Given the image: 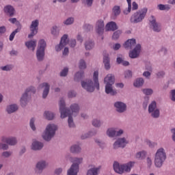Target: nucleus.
<instances>
[{
    "label": "nucleus",
    "instance_id": "nucleus-61",
    "mask_svg": "<svg viewBox=\"0 0 175 175\" xmlns=\"http://www.w3.org/2000/svg\"><path fill=\"white\" fill-rule=\"evenodd\" d=\"M170 99L172 102H175V90H172L170 91Z\"/></svg>",
    "mask_w": 175,
    "mask_h": 175
},
{
    "label": "nucleus",
    "instance_id": "nucleus-55",
    "mask_svg": "<svg viewBox=\"0 0 175 175\" xmlns=\"http://www.w3.org/2000/svg\"><path fill=\"white\" fill-rule=\"evenodd\" d=\"M29 126L32 131H36V126H35V118H32L29 122Z\"/></svg>",
    "mask_w": 175,
    "mask_h": 175
},
{
    "label": "nucleus",
    "instance_id": "nucleus-54",
    "mask_svg": "<svg viewBox=\"0 0 175 175\" xmlns=\"http://www.w3.org/2000/svg\"><path fill=\"white\" fill-rule=\"evenodd\" d=\"M93 29H94V27L92 25L85 24L83 25V29L84 31H85V32H90L92 31Z\"/></svg>",
    "mask_w": 175,
    "mask_h": 175
},
{
    "label": "nucleus",
    "instance_id": "nucleus-37",
    "mask_svg": "<svg viewBox=\"0 0 175 175\" xmlns=\"http://www.w3.org/2000/svg\"><path fill=\"white\" fill-rule=\"evenodd\" d=\"M112 12L115 17H118V16H120V14H121V7H120L119 5L113 6V8H112Z\"/></svg>",
    "mask_w": 175,
    "mask_h": 175
},
{
    "label": "nucleus",
    "instance_id": "nucleus-56",
    "mask_svg": "<svg viewBox=\"0 0 175 175\" xmlns=\"http://www.w3.org/2000/svg\"><path fill=\"white\" fill-rule=\"evenodd\" d=\"M0 150H3V151L9 150V145L4 142H0Z\"/></svg>",
    "mask_w": 175,
    "mask_h": 175
},
{
    "label": "nucleus",
    "instance_id": "nucleus-22",
    "mask_svg": "<svg viewBox=\"0 0 175 175\" xmlns=\"http://www.w3.org/2000/svg\"><path fill=\"white\" fill-rule=\"evenodd\" d=\"M29 98H30L29 94L25 90V92L22 94L20 99L21 106L22 107H25L27 105H28Z\"/></svg>",
    "mask_w": 175,
    "mask_h": 175
},
{
    "label": "nucleus",
    "instance_id": "nucleus-25",
    "mask_svg": "<svg viewBox=\"0 0 175 175\" xmlns=\"http://www.w3.org/2000/svg\"><path fill=\"white\" fill-rule=\"evenodd\" d=\"M44 147V144L39 141H34L31 144V150L33 151H40Z\"/></svg>",
    "mask_w": 175,
    "mask_h": 175
},
{
    "label": "nucleus",
    "instance_id": "nucleus-3",
    "mask_svg": "<svg viewBox=\"0 0 175 175\" xmlns=\"http://www.w3.org/2000/svg\"><path fill=\"white\" fill-rule=\"evenodd\" d=\"M69 161L71 162L72 165L67 170V175L79 174V172H80V165L83 163V157H70Z\"/></svg>",
    "mask_w": 175,
    "mask_h": 175
},
{
    "label": "nucleus",
    "instance_id": "nucleus-48",
    "mask_svg": "<svg viewBox=\"0 0 175 175\" xmlns=\"http://www.w3.org/2000/svg\"><path fill=\"white\" fill-rule=\"evenodd\" d=\"M29 96H31V94H36V88L33 86H29V88H26L25 90Z\"/></svg>",
    "mask_w": 175,
    "mask_h": 175
},
{
    "label": "nucleus",
    "instance_id": "nucleus-63",
    "mask_svg": "<svg viewBox=\"0 0 175 175\" xmlns=\"http://www.w3.org/2000/svg\"><path fill=\"white\" fill-rule=\"evenodd\" d=\"M156 76H157L158 79H162V77L165 76V72L159 71L157 73H156Z\"/></svg>",
    "mask_w": 175,
    "mask_h": 175
},
{
    "label": "nucleus",
    "instance_id": "nucleus-49",
    "mask_svg": "<svg viewBox=\"0 0 175 175\" xmlns=\"http://www.w3.org/2000/svg\"><path fill=\"white\" fill-rule=\"evenodd\" d=\"M20 31H21V29L17 28L14 31H12L11 33V34L10 35L9 40L10 42H13V40L14 39V36H16V33H18V32H20Z\"/></svg>",
    "mask_w": 175,
    "mask_h": 175
},
{
    "label": "nucleus",
    "instance_id": "nucleus-4",
    "mask_svg": "<svg viewBox=\"0 0 175 175\" xmlns=\"http://www.w3.org/2000/svg\"><path fill=\"white\" fill-rule=\"evenodd\" d=\"M116 82V77L113 74H108L104 78V83L105 84V93L111 96H116L117 90L113 89V85Z\"/></svg>",
    "mask_w": 175,
    "mask_h": 175
},
{
    "label": "nucleus",
    "instance_id": "nucleus-24",
    "mask_svg": "<svg viewBox=\"0 0 175 175\" xmlns=\"http://www.w3.org/2000/svg\"><path fill=\"white\" fill-rule=\"evenodd\" d=\"M124 49L127 50H132L135 46H136V39L132 38L126 40L123 44Z\"/></svg>",
    "mask_w": 175,
    "mask_h": 175
},
{
    "label": "nucleus",
    "instance_id": "nucleus-45",
    "mask_svg": "<svg viewBox=\"0 0 175 175\" xmlns=\"http://www.w3.org/2000/svg\"><path fill=\"white\" fill-rule=\"evenodd\" d=\"M157 9L159 10H167L169 11L170 9H171V7L169 4L163 5V4H159L157 5Z\"/></svg>",
    "mask_w": 175,
    "mask_h": 175
},
{
    "label": "nucleus",
    "instance_id": "nucleus-38",
    "mask_svg": "<svg viewBox=\"0 0 175 175\" xmlns=\"http://www.w3.org/2000/svg\"><path fill=\"white\" fill-rule=\"evenodd\" d=\"M70 107L72 113H76L77 114L80 111V106L77 103L72 104Z\"/></svg>",
    "mask_w": 175,
    "mask_h": 175
},
{
    "label": "nucleus",
    "instance_id": "nucleus-47",
    "mask_svg": "<svg viewBox=\"0 0 175 175\" xmlns=\"http://www.w3.org/2000/svg\"><path fill=\"white\" fill-rule=\"evenodd\" d=\"M69 73V68L64 67L63 70L59 73L60 77H66L68 76V74Z\"/></svg>",
    "mask_w": 175,
    "mask_h": 175
},
{
    "label": "nucleus",
    "instance_id": "nucleus-18",
    "mask_svg": "<svg viewBox=\"0 0 175 175\" xmlns=\"http://www.w3.org/2000/svg\"><path fill=\"white\" fill-rule=\"evenodd\" d=\"M95 31L98 35L102 36L105 33V22L103 20H98L95 26Z\"/></svg>",
    "mask_w": 175,
    "mask_h": 175
},
{
    "label": "nucleus",
    "instance_id": "nucleus-34",
    "mask_svg": "<svg viewBox=\"0 0 175 175\" xmlns=\"http://www.w3.org/2000/svg\"><path fill=\"white\" fill-rule=\"evenodd\" d=\"M100 168L92 167L87 171L86 175H98Z\"/></svg>",
    "mask_w": 175,
    "mask_h": 175
},
{
    "label": "nucleus",
    "instance_id": "nucleus-28",
    "mask_svg": "<svg viewBox=\"0 0 175 175\" xmlns=\"http://www.w3.org/2000/svg\"><path fill=\"white\" fill-rule=\"evenodd\" d=\"M106 31H117L118 29V26L117 25V23L114 21L109 22L106 25Z\"/></svg>",
    "mask_w": 175,
    "mask_h": 175
},
{
    "label": "nucleus",
    "instance_id": "nucleus-62",
    "mask_svg": "<svg viewBox=\"0 0 175 175\" xmlns=\"http://www.w3.org/2000/svg\"><path fill=\"white\" fill-rule=\"evenodd\" d=\"M159 53L163 54V55H166V54H167V49H166L164 46H162L159 51Z\"/></svg>",
    "mask_w": 175,
    "mask_h": 175
},
{
    "label": "nucleus",
    "instance_id": "nucleus-60",
    "mask_svg": "<svg viewBox=\"0 0 175 175\" xmlns=\"http://www.w3.org/2000/svg\"><path fill=\"white\" fill-rule=\"evenodd\" d=\"M1 156L3 158H9V157L12 156V152L10 151H4L2 152Z\"/></svg>",
    "mask_w": 175,
    "mask_h": 175
},
{
    "label": "nucleus",
    "instance_id": "nucleus-64",
    "mask_svg": "<svg viewBox=\"0 0 175 175\" xmlns=\"http://www.w3.org/2000/svg\"><path fill=\"white\" fill-rule=\"evenodd\" d=\"M171 133H172V140L175 143V129H171Z\"/></svg>",
    "mask_w": 175,
    "mask_h": 175
},
{
    "label": "nucleus",
    "instance_id": "nucleus-40",
    "mask_svg": "<svg viewBox=\"0 0 175 175\" xmlns=\"http://www.w3.org/2000/svg\"><path fill=\"white\" fill-rule=\"evenodd\" d=\"M79 68L81 70H84L87 69V63L85 59H81L79 62Z\"/></svg>",
    "mask_w": 175,
    "mask_h": 175
},
{
    "label": "nucleus",
    "instance_id": "nucleus-39",
    "mask_svg": "<svg viewBox=\"0 0 175 175\" xmlns=\"http://www.w3.org/2000/svg\"><path fill=\"white\" fill-rule=\"evenodd\" d=\"M51 33L53 35V36H58L59 35V28L57 25L53 26L51 29Z\"/></svg>",
    "mask_w": 175,
    "mask_h": 175
},
{
    "label": "nucleus",
    "instance_id": "nucleus-19",
    "mask_svg": "<svg viewBox=\"0 0 175 175\" xmlns=\"http://www.w3.org/2000/svg\"><path fill=\"white\" fill-rule=\"evenodd\" d=\"M140 51H142V45L140 44H137L133 50L129 52V56L133 59L137 58L139 55H140Z\"/></svg>",
    "mask_w": 175,
    "mask_h": 175
},
{
    "label": "nucleus",
    "instance_id": "nucleus-33",
    "mask_svg": "<svg viewBox=\"0 0 175 175\" xmlns=\"http://www.w3.org/2000/svg\"><path fill=\"white\" fill-rule=\"evenodd\" d=\"M83 77H84V72L78 71L74 76V81H76V83H79V81L83 80Z\"/></svg>",
    "mask_w": 175,
    "mask_h": 175
},
{
    "label": "nucleus",
    "instance_id": "nucleus-59",
    "mask_svg": "<svg viewBox=\"0 0 175 175\" xmlns=\"http://www.w3.org/2000/svg\"><path fill=\"white\" fill-rule=\"evenodd\" d=\"M145 69L149 72H152V64H151L150 62H146Z\"/></svg>",
    "mask_w": 175,
    "mask_h": 175
},
{
    "label": "nucleus",
    "instance_id": "nucleus-41",
    "mask_svg": "<svg viewBox=\"0 0 175 175\" xmlns=\"http://www.w3.org/2000/svg\"><path fill=\"white\" fill-rule=\"evenodd\" d=\"M92 124L95 128H100V126H102V125L103 124V122L98 119H94L92 122Z\"/></svg>",
    "mask_w": 175,
    "mask_h": 175
},
{
    "label": "nucleus",
    "instance_id": "nucleus-42",
    "mask_svg": "<svg viewBox=\"0 0 175 175\" xmlns=\"http://www.w3.org/2000/svg\"><path fill=\"white\" fill-rule=\"evenodd\" d=\"M75 23V18L74 17H68L67 19L63 21V24L64 25H72Z\"/></svg>",
    "mask_w": 175,
    "mask_h": 175
},
{
    "label": "nucleus",
    "instance_id": "nucleus-50",
    "mask_svg": "<svg viewBox=\"0 0 175 175\" xmlns=\"http://www.w3.org/2000/svg\"><path fill=\"white\" fill-rule=\"evenodd\" d=\"M142 92L143 94H144V95H146L147 96H148L154 94V90H152V89L151 88H145V89H142Z\"/></svg>",
    "mask_w": 175,
    "mask_h": 175
},
{
    "label": "nucleus",
    "instance_id": "nucleus-26",
    "mask_svg": "<svg viewBox=\"0 0 175 175\" xmlns=\"http://www.w3.org/2000/svg\"><path fill=\"white\" fill-rule=\"evenodd\" d=\"M6 111L8 114H13L18 110V105L17 104H11L7 106Z\"/></svg>",
    "mask_w": 175,
    "mask_h": 175
},
{
    "label": "nucleus",
    "instance_id": "nucleus-6",
    "mask_svg": "<svg viewBox=\"0 0 175 175\" xmlns=\"http://www.w3.org/2000/svg\"><path fill=\"white\" fill-rule=\"evenodd\" d=\"M57 129L58 127L57 125L54 124H48L43 132L42 139H44L45 142H51V139L55 136V132H57Z\"/></svg>",
    "mask_w": 175,
    "mask_h": 175
},
{
    "label": "nucleus",
    "instance_id": "nucleus-7",
    "mask_svg": "<svg viewBox=\"0 0 175 175\" xmlns=\"http://www.w3.org/2000/svg\"><path fill=\"white\" fill-rule=\"evenodd\" d=\"M135 165V162L129 161V163L123 165H120L119 162L115 161L113 163V170L116 173H118V174H122L124 172L126 173L131 172V169Z\"/></svg>",
    "mask_w": 175,
    "mask_h": 175
},
{
    "label": "nucleus",
    "instance_id": "nucleus-23",
    "mask_svg": "<svg viewBox=\"0 0 175 175\" xmlns=\"http://www.w3.org/2000/svg\"><path fill=\"white\" fill-rule=\"evenodd\" d=\"M105 68L106 70H110V68H111V66H110V55L109 53H103V61Z\"/></svg>",
    "mask_w": 175,
    "mask_h": 175
},
{
    "label": "nucleus",
    "instance_id": "nucleus-9",
    "mask_svg": "<svg viewBox=\"0 0 175 175\" xmlns=\"http://www.w3.org/2000/svg\"><path fill=\"white\" fill-rule=\"evenodd\" d=\"M166 161V152L163 148H160L156 152L154 156V165L156 167H162L163 163Z\"/></svg>",
    "mask_w": 175,
    "mask_h": 175
},
{
    "label": "nucleus",
    "instance_id": "nucleus-29",
    "mask_svg": "<svg viewBox=\"0 0 175 175\" xmlns=\"http://www.w3.org/2000/svg\"><path fill=\"white\" fill-rule=\"evenodd\" d=\"M85 49L87 51H90L95 47V42L92 40H88L84 44Z\"/></svg>",
    "mask_w": 175,
    "mask_h": 175
},
{
    "label": "nucleus",
    "instance_id": "nucleus-10",
    "mask_svg": "<svg viewBox=\"0 0 175 175\" xmlns=\"http://www.w3.org/2000/svg\"><path fill=\"white\" fill-rule=\"evenodd\" d=\"M148 111L152 118H159L161 116V111L159 109L157 108V102L155 101H152L149 105Z\"/></svg>",
    "mask_w": 175,
    "mask_h": 175
},
{
    "label": "nucleus",
    "instance_id": "nucleus-52",
    "mask_svg": "<svg viewBox=\"0 0 175 175\" xmlns=\"http://www.w3.org/2000/svg\"><path fill=\"white\" fill-rule=\"evenodd\" d=\"M0 69L1 70H3L4 72H10V70H12V69H13V66L6 65V66H1Z\"/></svg>",
    "mask_w": 175,
    "mask_h": 175
},
{
    "label": "nucleus",
    "instance_id": "nucleus-1",
    "mask_svg": "<svg viewBox=\"0 0 175 175\" xmlns=\"http://www.w3.org/2000/svg\"><path fill=\"white\" fill-rule=\"evenodd\" d=\"M81 85L82 88L85 90L87 92H94V91H95V88L97 90V91H99V72H98V71H94L93 75V81L91 79L81 81Z\"/></svg>",
    "mask_w": 175,
    "mask_h": 175
},
{
    "label": "nucleus",
    "instance_id": "nucleus-27",
    "mask_svg": "<svg viewBox=\"0 0 175 175\" xmlns=\"http://www.w3.org/2000/svg\"><path fill=\"white\" fill-rule=\"evenodd\" d=\"M4 12L6 13L7 16H9L10 17H13L14 16V8L10 5H6L4 8Z\"/></svg>",
    "mask_w": 175,
    "mask_h": 175
},
{
    "label": "nucleus",
    "instance_id": "nucleus-14",
    "mask_svg": "<svg viewBox=\"0 0 175 175\" xmlns=\"http://www.w3.org/2000/svg\"><path fill=\"white\" fill-rule=\"evenodd\" d=\"M129 143L125 137L118 138L113 144V150H118V148H125L126 144Z\"/></svg>",
    "mask_w": 175,
    "mask_h": 175
},
{
    "label": "nucleus",
    "instance_id": "nucleus-46",
    "mask_svg": "<svg viewBox=\"0 0 175 175\" xmlns=\"http://www.w3.org/2000/svg\"><path fill=\"white\" fill-rule=\"evenodd\" d=\"M121 33H122V31H121V30H117L115 32H113V33L112 35L113 40H118V39L120 38Z\"/></svg>",
    "mask_w": 175,
    "mask_h": 175
},
{
    "label": "nucleus",
    "instance_id": "nucleus-43",
    "mask_svg": "<svg viewBox=\"0 0 175 175\" xmlns=\"http://www.w3.org/2000/svg\"><path fill=\"white\" fill-rule=\"evenodd\" d=\"M147 152L144 150L139 152L136 154L135 157L137 159H145Z\"/></svg>",
    "mask_w": 175,
    "mask_h": 175
},
{
    "label": "nucleus",
    "instance_id": "nucleus-20",
    "mask_svg": "<svg viewBox=\"0 0 175 175\" xmlns=\"http://www.w3.org/2000/svg\"><path fill=\"white\" fill-rule=\"evenodd\" d=\"M1 142L8 146H16L18 141L16 137H2Z\"/></svg>",
    "mask_w": 175,
    "mask_h": 175
},
{
    "label": "nucleus",
    "instance_id": "nucleus-51",
    "mask_svg": "<svg viewBox=\"0 0 175 175\" xmlns=\"http://www.w3.org/2000/svg\"><path fill=\"white\" fill-rule=\"evenodd\" d=\"M149 102H150V97L145 96L144 97V100L143 104H142L143 109L144 110H146L147 109V107L148 106Z\"/></svg>",
    "mask_w": 175,
    "mask_h": 175
},
{
    "label": "nucleus",
    "instance_id": "nucleus-57",
    "mask_svg": "<svg viewBox=\"0 0 175 175\" xmlns=\"http://www.w3.org/2000/svg\"><path fill=\"white\" fill-rule=\"evenodd\" d=\"M83 5H87L88 8H91L92 6V3H94V0H81Z\"/></svg>",
    "mask_w": 175,
    "mask_h": 175
},
{
    "label": "nucleus",
    "instance_id": "nucleus-30",
    "mask_svg": "<svg viewBox=\"0 0 175 175\" xmlns=\"http://www.w3.org/2000/svg\"><path fill=\"white\" fill-rule=\"evenodd\" d=\"M70 151L71 154H80L81 152V146L79 144H73L70 146Z\"/></svg>",
    "mask_w": 175,
    "mask_h": 175
},
{
    "label": "nucleus",
    "instance_id": "nucleus-32",
    "mask_svg": "<svg viewBox=\"0 0 175 175\" xmlns=\"http://www.w3.org/2000/svg\"><path fill=\"white\" fill-rule=\"evenodd\" d=\"M133 85L136 88H140L142 85H144V79L142 77L137 78L133 83Z\"/></svg>",
    "mask_w": 175,
    "mask_h": 175
},
{
    "label": "nucleus",
    "instance_id": "nucleus-8",
    "mask_svg": "<svg viewBox=\"0 0 175 175\" xmlns=\"http://www.w3.org/2000/svg\"><path fill=\"white\" fill-rule=\"evenodd\" d=\"M147 12H148V9L147 8H144L136 12H135L130 18L131 23L133 24H137L138 23H142L143 20L147 16Z\"/></svg>",
    "mask_w": 175,
    "mask_h": 175
},
{
    "label": "nucleus",
    "instance_id": "nucleus-36",
    "mask_svg": "<svg viewBox=\"0 0 175 175\" xmlns=\"http://www.w3.org/2000/svg\"><path fill=\"white\" fill-rule=\"evenodd\" d=\"M96 135V131H89L87 133L83 134L81 136V139L82 140H85V139H89L90 137H92V136H95Z\"/></svg>",
    "mask_w": 175,
    "mask_h": 175
},
{
    "label": "nucleus",
    "instance_id": "nucleus-16",
    "mask_svg": "<svg viewBox=\"0 0 175 175\" xmlns=\"http://www.w3.org/2000/svg\"><path fill=\"white\" fill-rule=\"evenodd\" d=\"M38 90H42V99H46L50 94V84L44 82L38 85Z\"/></svg>",
    "mask_w": 175,
    "mask_h": 175
},
{
    "label": "nucleus",
    "instance_id": "nucleus-58",
    "mask_svg": "<svg viewBox=\"0 0 175 175\" xmlns=\"http://www.w3.org/2000/svg\"><path fill=\"white\" fill-rule=\"evenodd\" d=\"M132 70H127L124 72V78L125 79H132Z\"/></svg>",
    "mask_w": 175,
    "mask_h": 175
},
{
    "label": "nucleus",
    "instance_id": "nucleus-44",
    "mask_svg": "<svg viewBox=\"0 0 175 175\" xmlns=\"http://www.w3.org/2000/svg\"><path fill=\"white\" fill-rule=\"evenodd\" d=\"M128 3V9L123 11L124 14H129L131 10H132V0H126Z\"/></svg>",
    "mask_w": 175,
    "mask_h": 175
},
{
    "label": "nucleus",
    "instance_id": "nucleus-21",
    "mask_svg": "<svg viewBox=\"0 0 175 175\" xmlns=\"http://www.w3.org/2000/svg\"><path fill=\"white\" fill-rule=\"evenodd\" d=\"M68 34H64L63 36L61 38V40L59 44H58L55 47L56 51H61L62 49L64 48L65 46L68 44Z\"/></svg>",
    "mask_w": 175,
    "mask_h": 175
},
{
    "label": "nucleus",
    "instance_id": "nucleus-31",
    "mask_svg": "<svg viewBox=\"0 0 175 175\" xmlns=\"http://www.w3.org/2000/svg\"><path fill=\"white\" fill-rule=\"evenodd\" d=\"M26 47L29 50H32V51H35V49L36 47V40H30L27 41L25 43Z\"/></svg>",
    "mask_w": 175,
    "mask_h": 175
},
{
    "label": "nucleus",
    "instance_id": "nucleus-11",
    "mask_svg": "<svg viewBox=\"0 0 175 175\" xmlns=\"http://www.w3.org/2000/svg\"><path fill=\"white\" fill-rule=\"evenodd\" d=\"M149 27L154 32L159 33L162 31L161 23L157 22V18L154 15L150 16L149 18Z\"/></svg>",
    "mask_w": 175,
    "mask_h": 175
},
{
    "label": "nucleus",
    "instance_id": "nucleus-2",
    "mask_svg": "<svg viewBox=\"0 0 175 175\" xmlns=\"http://www.w3.org/2000/svg\"><path fill=\"white\" fill-rule=\"evenodd\" d=\"M59 106L61 118H66V117H68V124L69 128H75L76 125L75 124V122H73L72 111H70V109L68 108H66V104H65V100H64V98L60 99Z\"/></svg>",
    "mask_w": 175,
    "mask_h": 175
},
{
    "label": "nucleus",
    "instance_id": "nucleus-13",
    "mask_svg": "<svg viewBox=\"0 0 175 175\" xmlns=\"http://www.w3.org/2000/svg\"><path fill=\"white\" fill-rule=\"evenodd\" d=\"M49 166V163L44 160L39 161L36 163L34 172L36 174H42L43 173V170L46 169Z\"/></svg>",
    "mask_w": 175,
    "mask_h": 175
},
{
    "label": "nucleus",
    "instance_id": "nucleus-17",
    "mask_svg": "<svg viewBox=\"0 0 175 175\" xmlns=\"http://www.w3.org/2000/svg\"><path fill=\"white\" fill-rule=\"evenodd\" d=\"M106 133L109 137H118L124 134V130L120 129L117 131L115 128H109L107 130Z\"/></svg>",
    "mask_w": 175,
    "mask_h": 175
},
{
    "label": "nucleus",
    "instance_id": "nucleus-5",
    "mask_svg": "<svg viewBox=\"0 0 175 175\" xmlns=\"http://www.w3.org/2000/svg\"><path fill=\"white\" fill-rule=\"evenodd\" d=\"M47 48V42L44 39H40L38 41L36 57L38 62H43L46 57V49Z\"/></svg>",
    "mask_w": 175,
    "mask_h": 175
},
{
    "label": "nucleus",
    "instance_id": "nucleus-12",
    "mask_svg": "<svg viewBox=\"0 0 175 175\" xmlns=\"http://www.w3.org/2000/svg\"><path fill=\"white\" fill-rule=\"evenodd\" d=\"M29 28L30 33L28 35V38L32 39L38 33V31H39V20L36 19L32 21Z\"/></svg>",
    "mask_w": 175,
    "mask_h": 175
},
{
    "label": "nucleus",
    "instance_id": "nucleus-15",
    "mask_svg": "<svg viewBox=\"0 0 175 175\" xmlns=\"http://www.w3.org/2000/svg\"><path fill=\"white\" fill-rule=\"evenodd\" d=\"M113 107L116 109V111L119 113L120 114H122V113H125L127 110V106L125 103L122 101H116L113 104Z\"/></svg>",
    "mask_w": 175,
    "mask_h": 175
},
{
    "label": "nucleus",
    "instance_id": "nucleus-53",
    "mask_svg": "<svg viewBox=\"0 0 175 175\" xmlns=\"http://www.w3.org/2000/svg\"><path fill=\"white\" fill-rule=\"evenodd\" d=\"M94 142L95 143H96V144H98L100 148H105L106 146V144H105V142L100 141V139H95Z\"/></svg>",
    "mask_w": 175,
    "mask_h": 175
},
{
    "label": "nucleus",
    "instance_id": "nucleus-35",
    "mask_svg": "<svg viewBox=\"0 0 175 175\" xmlns=\"http://www.w3.org/2000/svg\"><path fill=\"white\" fill-rule=\"evenodd\" d=\"M44 117L49 121H51L54 120V118L55 117V114H54L52 111H45L44 113Z\"/></svg>",
    "mask_w": 175,
    "mask_h": 175
}]
</instances>
